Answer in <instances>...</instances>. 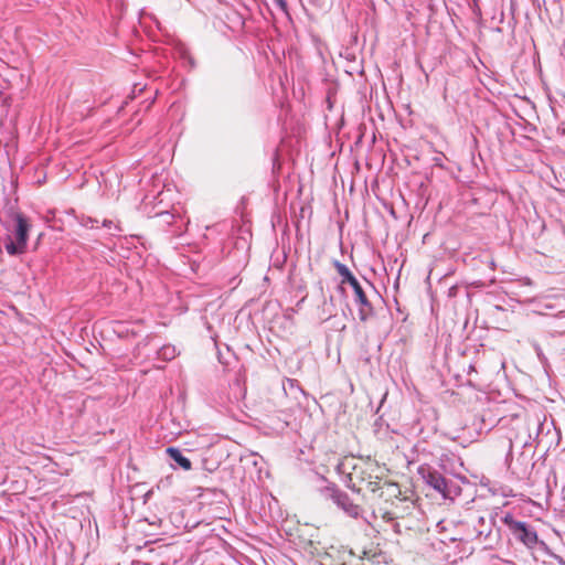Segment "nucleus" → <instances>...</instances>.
<instances>
[{"label": "nucleus", "mask_w": 565, "mask_h": 565, "mask_svg": "<svg viewBox=\"0 0 565 565\" xmlns=\"http://www.w3.org/2000/svg\"><path fill=\"white\" fill-rule=\"evenodd\" d=\"M377 468V465L373 461H363L359 465H354L352 472L350 473V480H358L361 483L365 484V489L371 492H376L377 490L386 487L388 490L392 489L396 491L398 494L401 493L396 483L392 482H382V480L377 477L374 479L371 476V472Z\"/></svg>", "instance_id": "obj_1"}, {"label": "nucleus", "mask_w": 565, "mask_h": 565, "mask_svg": "<svg viewBox=\"0 0 565 565\" xmlns=\"http://www.w3.org/2000/svg\"><path fill=\"white\" fill-rule=\"evenodd\" d=\"M334 267L337 269V271L339 273V275L342 277V280H341V284H345L348 282L354 290V295H355V301L360 305V313L362 316V319L365 318L364 316V310L365 309H371V303L364 292V290L362 289L360 282L358 281V279L353 276V274L351 273V270L344 265V264H341L340 262H334Z\"/></svg>", "instance_id": "obj_2"}, {"label": "nucleus", "mask_w": 565, "mask_h": 565, "mask_svg": "<svg viewBox=\"0 0 565 565\" xmlns=\"http://www.w3.org/2000/svg\"><path fill=\"white\" fill-rule=\"evenodd\" d=\"M502 522L509 527L511 533L527 547H533L537 543L536 532L529 527L526 523L515 521L511 514L504 515Z\"/></svg>", "instance_id": "obj_3"}, {"label": "nucleus", "mask_w": 565, "mask_h": 565, "mask_svg": "<svg viewBox=\"0 0 565 565\" xmlns=\"http://www.w3.org/2000/svg\"><path fill=\"white\" fill-rule=\"evenodd\" d=\"M14 218H15V223H17L15 241L14 242L11 241L10 243H8L6 245V250L10 255H17V254L24 253L25 247H26V242H28V233L30 230V224L23 214H21V213L15 214Z\"/></svg>", "instance_id": "obj_4"}, {"label": "nucleus", "mask_w": 565, "mask_h": 565, "mask_svg": "<svg viewBox=\"0 0 565 565\" xmlns=\"http://www.w3.org/2000/svg\"><path fill=\"white\" fill-rule=\"evenodd\" d=\"M426 482L434 488L436 491L446 494L447 491V481L444 476H441L438 471H428L425 476Z\"/></svg>", "instance_id": "obj_5"}, {"label": "nucleus", "mask_w": 565, "mask_h": 565, "mask_svg": "<svg viewBox=\"0 0 565 565\" xmlns=\"http://www.w3.org/2000/svg\"><path fill=\"white\" fill-rule=\"evenodd\" d=\"M166 451L169 455V457L173 459L184 470H190L192 468L190 459L184 457L178 448L169 447L167 448Z\"/></svg>", "instance_id": "obj_6"}, {"label": "nucleus", "mask_w": 565, "mask_h": 565, "mask_svg": "<svg viewBox=\"0 0 565 565\" xmlns=\"http://www.w3.org/2000/svg\"><path fill=\"white\" fill-rule=\"evenodd\" d=\"M159 355L164 360H171L175 356V349L173 347H162L159 351Z\"/></svg>", "instance_id": "obj_7"}, {"label": "nucleus", "mask_w": 565, "mask_h": 565, "mask_svg": "<svg viewBox=\"0 0 565 565\" xmlns=\"http://www.w3.org/2000/svg\"><path fill=\"white\" fill-rule=\"evenodd\" d=\"M274 3L285 13L288 11V4L286 0H273Z\"/></svg>", "instance_id": "obj_8"}]
</instances>
